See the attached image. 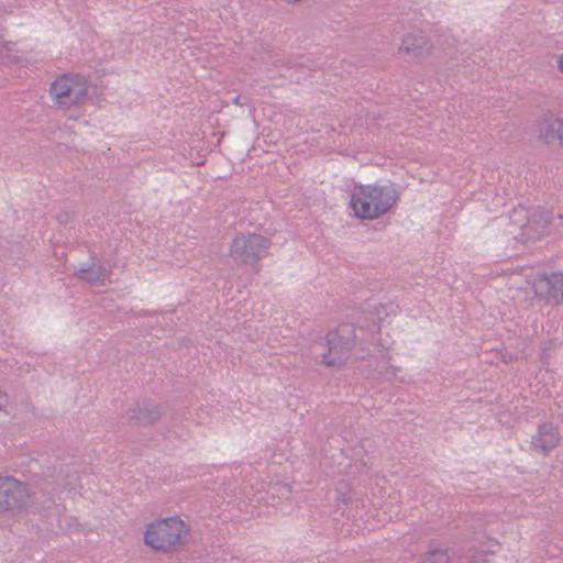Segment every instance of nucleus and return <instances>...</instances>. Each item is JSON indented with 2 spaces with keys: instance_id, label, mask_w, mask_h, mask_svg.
I'll return each instance as SVG.
<instances>
[{
  "instance_id": "nucleus-1",
  "label": "nucleus",
  "mask_w": 563,
  "mask_h": 563,
  "mask_svg": "<svg viewBox=\"0 0 563 563\" xmlns=\"http://www.w3.org/2000/svg\"><path fill=\"white\" fill-rule=\"evenodd\" d=\"M378 325L373 324L371 338L364 336V329H356L351 323H342L325 335L328 351L320 355V363L327 367H343L351 357L352 351L358 344L362 351L376 342Z\"/></svg>"
},
{
  "instance_id": "nucleus-2",
  "label": "nucleus",
  "mask_w": 563,
  "mask_h": 563,
  "mask_svg": "<svg viewBox=\"0 0 563 563\" xmlns=\"http://www.w3.org/2000/svg\"><path fill=\"white\" fill-rule=\"evenodd\" d=\"M393 185H360L351 194L350 206L357 218L374 220L387 213L397 202Z\"/></svg>"
},
{
  "instance_id": "nucleus-3",
  "label": "nucleus",
  "mask_w": 563,
  "mask_h": 563,
  "mask_svg": "<svg viewBox=\"0 0 563 563\" xmlns=\"http://www.w3.org/2000/svg\"><path fill=\"white\" fill-rule=\"evenodd\" d=\"M189 527L179 517H169L150 523L144 532V543L155 552L172 553L185 541Z\"/></svg>"
},
{
  "instance_id": "nucleus-4",
  "label": "nucleus",
  "mask_w": 563,
  "mask_h": 563,
  "mask_svg": "<svg viewBox=\"0 0 563 563\" xmlns=\"http://www.w3.org/2000/svg\"><path fill=\"white\" fill-rule=\"evenodd\" d=\"M89 93V80L79 74H64L49 87V97L59 109L68 110L82 106Z\"/></svg>"
},
{
  "instance_id": "nucleus-5",
  "label": "nucleus",
  "mask_w": 563,
  "mask_h": 563,
  "mask_svg": "<svg viewBox=\"0 0 563 563\" xmlns=\"http://www.w3.org/2000/svg\"><path fill=\"white\" fill-rule=\"evenodd\" d=\"M272 241L257 233H240L230 243L228 254L239 265H255L268 255Z\"/></svg>"
},
{
  "instance_id": "nucleus-6",
  "label": "nucleus",
  "mask_w": 563,
  "mask_h": 563,
  "mask_svg": "<svg viewBox=\"0 0 563 563\" xmlns=\"http://www.w3.org/2000/svg\"><path fill=\"white\" fill-rule=\"evenodd\" d=\"M31 497L30 486L13 476H0V514L26 508Z\"/></svg>"
},
{
  "instance_id": "nucleus-7",
  "label": "nucleus",
  "mask_w": 563,
  "mask_h": 563,
  "mask_svg": "<svg viewBox=\"0 0 563 563\" xmlns=\"http://www.w3.org/2000/svg\"><path fill=\"white\" fill-rule=\"evenodd\" d=\"M537 296L552 305L563 303V274L539 275L533 282Z\"/></svg>"
},
{
  "instance_id": "nucleus-8",
  "label": "nucleus",
  "mask_w": 563,
  "mask_h": 563,
  "mask_svg": "<svg viewBox=\"0 0 563 563\" xmlns=\"http://www.w3.org/2000/svg\"><path fill=\"white\" fill-rule=\"evenodd\" d=\"M550 225V214L543 209H536L529 216L526 223L520 225L521 234L520 239L523 242L529 240H538L547 234Z\"/></svg>"
},
{
  "instance_id": "nucleus-9",
  "label": "nucleus",
  "mask_w": 563,
  "mask_h": 563,
  "mask_svg": "<svg viewBox=\"0 0 563 563\" xmlns=\"http://www.w3.org/2000/svg\"><path fill=\"white\" fill-rule=\"evenodd\" d=\"M559 429L552 423H541L537 432L531 438V449L542 455H548L551 450L560 443Z\"/></svg>"
},
{
  "instance_id": "nucleus-10",
  "label": "nucleus",
  "mask_w": 563,
  "mask_h": 563,
  "mask_svg": "<svg viewBox=\"0 0 563 563\" xmlns=\"http://www.w3.org/2000/svg\"><path fill=\"white\" fill-rule=\"evenodd\" d=\"M401 53L407 54L411 58L420 59L428 56L432 51V45L422 32L407 33L401 41L399 47Z\"/></svg>"
},
{
  "instance_id": "nucleus-11",
  "label": "nucleus",
  "mask_w": 563,
  "mask_h": 563,
  "mask_svg": "<svg viewBox=\"0 0 563 563\" xmlns=\"http://www.w3.org/2000/svg\"><path fill=\"white\" fill-rule=\"evenodd\" d=\"M110 275V271L100 262H93L91 266H80L75 276L93 286L103 285Z\"/></svg>"
},
{
  "instance_id": "nucleus-12",
  "label": "nucleus",
  "mask_w": 563,
  "mask_h": 563,
  "mask_svg": "<svg viewBox=\"0 0 563 563\" xmlns=\"http://www.w3.org/2000/svg\"><path fill=\"white\" fill-rule=\"evenodd\" d=\"M561 118H544L538 124V137L548 145L559 146Z\"/></svg>"
},
{
  "instance_id": "nucleus-13",
  "label": "nucleus",
  "mask_w": 563,
  "mask_h": 563,
  "mask_svg": "<svg viewBox=\"0 0 563 563\" xmlns=\"http://www.w3.org/2000/svg\"><path fill=\"white\" fill-rule=\"evenodd\" d=\"M51 477L53 478V482L56 484L57 488L63 490H70L76 488L78 474L73 466L68 464H62L59 467L54 466Z\"/></svg>"
},
{
  "instance_id": "nucleus-14",
  "label": "nucleus",
  "mask_w": 563,
  "mask_h": 563,
  "mask_svg": "<svg viewBox=\"0 0 563 563\" xmlns=\"http://www.w3.org/2000/svg\"><path fill=\"white\" fill-rule=\"evenodd\" d=\"M159 416L161 412L155 405L137 406L131 409L129 413V418L140 424L153 423Z\"/></svg>"
},
{
  "instance_id": "nucleus-15",
  "label": "nucleus",
  "mask_w": 563,
  "mask_h": 563,
  "mask_svg": "<svg viewBox=\"0 0 563 563\" xmlns=\"http://www.w3.org/2000/svg\"><path fill=\"white\" fill-rule=\"evenodd\" d=\"M450 555L446 548L441 547L438 542H431L426 554L419 563H449Z\"/></svg>"
},
{
  "instance_id": "nucleus-16",
  "label": "nucleus",
  "mask_w": 563,
  "mask_h": 563,
  "mask_svg": "<svg viewBox=\"0 0 563 563\" xmlns=\"http://www.w3.org/2000/svg\"><path fill=\"white\" fill-rule=\"evenodd\" d=\"M400 367L394 366V365H387L385 364L382 369L379 371V374L386 379V380H394L397 379V374L400 373Z\"/></svg>"
},
{
  "instance_id": "nucleus-17",
  "label": "nucleus",
  "mask_w": 563,
  "mask_h": 563,
  "mask_svg": "<svg viewBox=\"0 0 563 563\" xmlns=\"http://www.w3.org/2000/svg\"><path fill=\"white\" fill-rule=\"evenodd\" d=\"M336 493V499L342 504L347 505L352 501V493L350 492L347 486L344 485L341 488H338Z\"/></svg>"
},
{
  "instance_id": "nucleus-18",
  "label": "nucleus",
  "mask_w": 563,
  "mask_h": 563,
  "mask_svg": "<svg viewBox=\"0 0 563 563\" xmlns=\"http://www.w3.org/2000/svg\"><path fill=\"white\" fill-rule=\"evenodd\" d=\"M498 548H499L498 541L489 539L486 553L494 554Z\"/></svg>"
},
{
  "instance_id": "nucleus-19",
  "label": "nucleus",
  "mask_w": 563,
  "mask_h": 563,
  "mask_svg": "<svg viewBox=\"0 0 563 563\" xmlns=\"http://www.w3.org/2000/svg\"><path fill=\"white\" fill-rule=\"evenodd\" d=\"M512 217H515L517 220L526 219L528 218V212L525 208H518L514 210Z\"/></svg>"
},
{
  "instance_id": "nucleus-20",
  "label": "nucleus",
  "mask_w": 563,
  "mask_h": 563,
  "mask_svg": "<svg viewBox=\"0 0 563 563\" xmlns=\"http://www.w3.org/2000/svg\"><path fill=\"white\" fill-rule=\"evenodd\" d=\"M472 560H473L474 563H485L486 562V560L483 559V555L478 554L477 552H474L472 554Z\"/></svg>"
},
{
  "instance_id": "nucleus-21",
  "label": "nucleus",
  "mask_w": 563,
  "mask_h": 563,
  "mask_svg": "<svg viewBox=\"0 0 563 563\" xmlns=\"http://www.w3.org/2000/svg\"><path fill=\"white\" fill-rule=\"evenodd\" d=\"M556 64L559 70L563 74V53L558 56Z\"/></svg>"
},
{
  "instance_id": "nucleus-22",
  "label": "nucleus",
  "mask_w": 563,
  "mask_h": 563,
  "mask_svg": "<svg viewBox=\"0 0 563 563\" xmlns=\"http://www.w3.org/2000/svg\"><path fill=\"white\" fill-rule=\"evenodd\" d=\"M559 146L560 147H563V119H562V126L560 129V141H559Z\"/></svg>"
},
{
  "instance_id": "nucleus-23",
  "label": "nucleus",
  "mask_w": 563,
  "mask_h": 563,
  "mask_svg": "<svg viewBox=\"0 0 563 563\" xmlns=\"http://www.w3.org/2000/svg\"><path fill=\"white\" fill-rule=\"evenodd\" d=\"M12 62H20V58L19 57H12Z\"/></svg>"
}]
</instances>
